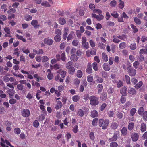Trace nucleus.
<instances>
[{
	"instance_id": "1",
	"label": "nucleus",
	"mask_w": 147,
	"mask_h": 147,
	"mask_svg": "<svg viewBox=\"0 0 147 147\" xmlns=\"http://www.w3.org/2000/svg\"><path fill=\"white\" fill-rule=\"evenodd\" d=\"M109 123V121L108 119H106L104 120L102 119L99 120V125L100 127L102 126V128L103 129H107Z\"/></svg>"
},
{
	"instance_id": "2",
	"label": "nucleus",
	"mask_w": 147,
	"mask_h": 147,
	"mask_svg": "<svg viewBox=\"0 0 147 147\" xmlns=\"http://www.w3.org/2000/svg\"><path fill=\"white\" fill-rule=\"evenodd\" d=\"M90 103L91 105L95 106L98 105L99 102L98 98L96 96L92 95L89 97Z\"/></svg>"
},
{
	"instance_id": "3",
	"label": "nucleus",
	"mask_w": 147,
	"mask_h": 147,
	"mask_svg": "<svg viewBox=\"0 0 147 147\" xmlns=\"http://www.w3.org/2000/svg\"><path fill=\"white\" fill-rule=\"evenodd\" d=\"M30 111L27 109H23L21 111V114L23 117H28L30 116Z\"/></svg>"
},
{
	"instance_id": "4",
	"label": "nucleus",
	"mask_w": 147,
	"mask_h": 147,
	"mask_svg": "<svg viewBox=\"0 0 147 147\" xmlns=\"http://www.w3.org/2000/svg\"><path fill=\"white\" fill-rule=\"evenodd\" d=\"M128 73L131 76H135L136 73V70L132 67L131 66H129L127 68Z\"/></svg>"
},
{
	"instance_id": "5",
	"label": "nucleus",
	"mask_w": 147,
	"mask_h": 147,
	"mask_svg": "<svg viewBox=\"0 0 147 147\" xmlns=\"http://www.w3.org/2000/svg\"><path fill=\"white\" fill-rule=\"evenodd\" d=\"M92 17H94L96 18L98 21H100L103 19L104 18V16L102 15L99 14L98 15H96L95 14H92Z\"/></svg>"
},
{
	"instance_id": "6",
	"label": "nucleus",
	"mask_w": 147,
	"mask_h": 147,
	"mask_svg": "<svg viewBox=\"0 0 147 147\" xmlns=\"http://www.w3.org/2000/svg\"><path fill=\"white\" fill-rule=\"evenodd\" d=\"M44 42L45 44H47L48 45H51L53 43V40L49 37L45 38L44 40Z\"/></svg>"
},
{
	"instance_id": "7",
	"label": "nucleus",
	"mask_w": 147,
	"mask_h": 147,
	"mask_svg": "<svg viewBox=\"0 0 147 147\" xmlns=\"http://www.w3.org/2000/svg\"><path fill=\"white\" fill-rule=\"evenodd\" d=\"M131 138L133 141H136L139 138V135L137 133H133L131 135Z\"/></svg>"
},
{
	"instance_id": "8",
	"label": "nucleus",
	"mask_w": 147,
	"mask_h": 147,
	"mask_svg": "<svg viewBox=\"0 0 147 147\" xmlns=\"http://www.w3.org/2000/svg\"><path fill=\"white\" fill-rule=\"evenodd\" d=\"M127 88L125 86H124L121 89L120 93L122 95L126 96L127 95Z\"/></svg>"
},
{
	"instance_id": "9",
	"label": "nucleus",
	"mask_w": 147,
	"mask_h": 147,
	"mask_svg": "<svg viewBox=\"0 0 147 147\" xmlns=\"http://www.w3.org/2000/svg\"><path fill=\"white\" fill-rule=\"evenodd\" d=\"M92 71L91 64L90 63H88V64L87 68L86 70V72L88 74H90L92 73Z\"/></svg>"
},
{
	"instance_id": "10",
	"label": "nucleus",
	"mask_w": 147,
	"mask_h": 147,
	"mask_svg": "<svg viewBox=\"0 0 147 147\" xmlns=\"http://www.w3.org/2000/svg\"><path fill=\"white\" fill-rule=\"evenodd\" d=\"M128 92L130 94L134 95L136 93V90L133 88H130L128 89Z\"/></svg>"
},
{
	"instance_id": "11",
	"label": "nucleus",
	"mask_w": 147,
	"mask_h": 147,
	"mask_svg": "<svg viewBox=\"0 0 147 147\" xmlns=\"http://www.w3.org/2000/svg\"><path fill=\"white\" fill-rule=\"evenodd\" d=\"M31 24L32 26H34L35 28H38L40 26V25L38 24V21L36 20H33L31 21Z\"/></svg>"
},
{
	"instance_id": "12",
	"label": "nucleus",
	"mask_w": 147,
	"mask_h": 147,
	"mask_svg": "<svg viewBox=\"0 0 147 147\" xmlns=\"http://www.w3.org/2000/svg\"><path fill=\"white\" fill-rule=\"evenodd\" d=\"M98 116V113L96 110H94L91 111L90 116L92 118L97 117Z\"/></svg>"
},
{
	"instance_id": "13",
	"label": "nucleus",
	"mask_w": 147,
	"mask_h": 147,
	"mask_svg": "<svg viewBox=\"0 0 147 147\" xmlns=\"http://www.w3.org/2000/svg\"><path fill=\"white\" fill-rule=\"evenodd\" d=\"M7 92L10 98H11L14 94L15 91L13 88L10 89L8 90Z\"/></svg>"
},
{
	"instance_id": "14",
	"label": "nucleus",
	"mask_w": 147,
	"mask_h": 147,
	"mask_svg": "<svg viewBox=\"0 0 147 147\" xmlns=\"http://www.w3.org/2000/svg\"><path fill=\"white\" fill-rule=\"evenodd\" d=\"M74 35L75 34L74 32L73 31H71L70 33L68 35L67 38V40L69 41L71 40L73 38Z\"/></svg>"
},
{
	"instance_id": "15",
	"label": "nucleus",
	"mask_w": 147,
	"mask_h": 147,
	"mask_svg": "<svg viewBox=\"0 0 147 147\" xmlns=\"http://www.w3.org/2000/svg\"><path fill=\"white\" fill-rule=\"evenodd\" d=\"M103 68L106 71H108L110 69V67L107 63H104L103 65Z\"/></svg>"
},
{
	"instance_id": "16",
	"label": "nucleus",
	"mask_w": 147,
	"mask_h": 147,
	"mask_svg": "<svg viewBox=\"0 0 147 147\" xmlns=\"http://www.w3.org/2000/svg\"><path fill=\"white\" fill-rule=\"evenodd\" d=\"M118 127V124L117 123L115 122H113L111 123V125L110 127L112 129H115L117 128Z\"/></svg>"
},
{
	"instance_id": "17",
	"label": "nucleus",
	"mask_w": 147,
	"mask_h": 147,
	"mask_svg": "<svg viewBox=\"0 0 147 147\" xmlns=\"http://www.w3.org/2000/svg\"><path fill=\"white\" fill-rule=\"evenodd\" d=\"M21 71L23 74H27V78H28L30 79H33V78L32 76L30 74H29V73L28 72L24 71L23 70H21Z\"/></svg>"
},
{
	"instance_id": "18",
	"label": "nucleus",
	"mask_w": 147,
	"mask_h": 147,
	"mask_svg": "<svg viewBox=\"0 0 147 147\" xmlns=\"http://www.w3.org/2000/svg\"><path fill=\"white\" fill-rule=\"evenodd\" d=\"M79 57L77 56L75 54H73L70 57L71 60L73 61H76L78 59Z\"/></svg>"
},
{
	"instance_id": "19",
	"label": "nucleus",
	"mask_w": 147,
	"mask_h": 147,
	"mask_svg": "<svg viewBox=\"0 0 147 147\" xmlns=\"http://www.w3.org/2000/svg\"><path fill=\"white\" fill-rule=\"evenodd\" d=\"M146 129V124L144 123H142L141 124L140 130L142 132H145Z\"/></svg>"
},
{
	"instance_id": "20",
	"label": "nucleus",
	"mask_w": 147,
	"mask_h": 147,
	"mask_svg": "<svg viewBox=\"0 0 147 147\" xmlns=\"http://www.w3.org/2000/svg\"><path fill=\"white\" fill-rule=\"evenodd\" d=\"M62 103L60 101H58L55 107V108L56 110H58L62 107Z\"/></svg>"
},
{
	"instance_id": "21",
	"label": "nucleus",
	"mask_w": 147,
	"mask_h": 147,
	"mask_svg": "<svg viewBox=\"0 0 147 147\" xmlns=\"http://www.w3.org/2000/svg\"><path fill=\"white\" fill-rule=\"evenodd\" d=\"M33 52L36 55L42 54L43 53V51L42 49H40L38 51H37L35 49H34Z\"/></svg>"
},
{
	"instance_id": "22",
	"label": "nucleus",
	"mask_w": 147,
	"mask_h": 147,
	"mask_svg": "<svg viewBox=\"0 0 147 147\" xmlns=\"http://www.w3.org/2000/svg\"><path fill=\"white\" fill-rule=\"evenodd\" d=\"M102 57L104 61L107 62L108 61V58L106 55L105 53L103 52L102 54Z\"/></svg>"
},
{
	"instance_id": "23",
	"label": "nucleus",
	"mask_w": 147,
	"mask_h": 147,
	"mask_svg": "<svg viewBox=\"0 0 147 147\" xmlns=\"http://www.w3.org/2000/svg\"><path fill=\"white\" fill-rule=\"evenodd\" d=\"M59 22L60 24L63 25L65 24L66 20L63 18L61 17L59 19Z\"/></svg>"
},
{
	"instance_id": "24",
	"label": "nucleus",
	"mask_w": 147,
	"mask_h": 147,
	"mask_svg": "<svg viewBox=\"0 0 147 147\" xmlns=\"http://www.w3.org/2000/svg\"><path fill=\"white\" fill-rule=\"evenodd\" d=\"M122 134L123 136H125L127 135V130L126 127H123L121 131Z\"/></svg>"
},
{
	"instance_id": "25",
	"label": "nucleus",
	"mask_w": 147,
	"mask_h": 147,
	"mask_svg": "<svg viewBox=\"0 0 147 147\" xmlns=\"http://www.w3.org/2000/svg\"><path fill=\"white\" fill-rule=\"evenodd\" d=\"M84 113V111L81 109H79L77 112V114L80 117L83 116Z\"/></svg>"
},
{
	"instance_id": "26",
	"label": "nucleus",
	"mask_w": 147,
	"mask_h": 147,
	"mask_svg": "<svg viewBox=\"0 0 147 147\" xmlns=\"http://www.w3.org/2000/svg\"><path fill=\"white\" fill-rule=\"evenodd\" d=\"M98 88V94L100 93L103 89V86L101 84H99L97 86Z\"/></svg>"
},
{
	"instance_id": "27",
	"label": "nucleus",
	"mask_w": 147,
	"mask_h": 147,
	"mask_svg": "<svg viewBox=\"0 0 147 147\" xmlns=\"http://www.w3.org/2000/svg\"><path fill=\"white\" fill-rule=\"evenodd\" d=\"M119 1L120 3L119 5V7L120 9H122L124 7V2L122 1V0H119Z\"/></svg>"
},
{
	"instance_id": "28",
	"label": "nucleus",
	"mask_w": 147,
	"mask_h": 147,
	"mask_svg": "<svg viewBox=\"0 0 147 147\" xmlns=\"http://www.w3.org/2000/svg\"><path fill=\"white\" fill-rule=\"evenodd\" d=\"M134 123H130L128 125V130L130 131L132 130L134 128Z\"/></svg>"
},
{
	"instance_id": "29",
	"label": "nucleus",
	"mask_w": 147,
	"mask_h": 147,
	"mask_svg": "<svg viewBox=\"0 0 147 147\" xmlns=\"http://www.w3.org/2000/svg\"><path fill=\"white\" fill-rule=\"evenodd\" d=\"M107 93L103 92L100 96V99L102 100H105L107 98Z\"/></svg>"
},
{
	"instance_id": "30",
	"label": "nucleus",
	"mask_w": 147,
	"mask_h": 147,
	"mask_svg": "<svg viewBox=\"0 0 147 147\" xmlns=\"http://www.w3.org/2000/svg\"><path fill=\"white\" fill-rule=\"evenodd\" d=\"M32 16L30 15L27 14L24 17V20L26 21H29L32 19Z\"/></svg>"
},
{
	"instance_id": "31",
	"label": "nucleus",
	"mask_w": 147,
	"mask_h": 147,
	"mask_svg": "<svg viewBox=\"0 0 147 147\" xmlns=\"http://www.w3.org/2000/svg\"><path fill=\"white\" fill-rule=\"evenodd\" d=\"M73 63L71 61H69L67 63L66 65V67L68 69H69L70 68H71L73 67Z\"/></svg>"
},
{
	"instance_id": "32",
	"label": "nucleus",
	"mask_w": 147,
	"mask_h": 147,
	"mask_svg": "<svg viewBox=\"0 0 147 147\" xmlns=\"http://www.w3.org/2000/svg\"><path fill=\"white\" fill-rule=\"evenodd\" d=\"M143 84V82L142 81H139L138 83L136 84L134 87L136 89H138L140 88Z\"/></svg>"
},
{
	"instance_id": "33",
	"label": "nucleus",
	"mask_w": 147,
	"mask_h": 147,
	"mask_svg": "<svg viewBox=\"0 0 147 147\" xmlns=\"http://www.w3.org/2000/svg\"><path fill=\"white\" fill-rule=\"evenodd\" d=\"M61 39V37L59 35H56L54 37V40L57 42H59Z\"/></svg>"
},
{
	"instance_id": "34",
	"label": "nucleus",
	"mask_w": 147,
	"mask_h": 147,
	"mask_svg": "<svg viewBox=\"0 0 147 147\" xmlns=\"http://www.w3.org/2000/svg\"><path fill=\"white\" fill-rule=\"evenodd\" d=\"M125 78L127 84H130L131 83L130 77L127 75H126L125 76Z\"/></svg>"
},
{
	"instance_id": "35",
	"label": "nucleus",
	"mask_w": 147,
	"mask_h": 147,
	"mask_svg": "<svg viewBox=\"0 0 147 147\" xmlns=\"http://www.w3.org/2000/svg\"><path fill=\"white\" fill-rule=\"evenodd\" d=\"M72 100L74 102H77L80 99V96L78 95H74L72 98Z\"/></svg>"
},
{
	"instance_id": "36",
	"label": "nucleus",
	"mask_w": 147,
	"mask_h": 147,
	"mask_svg": "<svg viewBox=\"0 0 147 147\" xmlns=\"http://www.w3.org/2000/svg\"><path fill=\"white\" fill-rule=\"evenodd\" d=\"M134 33H136L138 31V29L136 28V26L133 24H131L130 25Z\"/></svg>"
},
{
	"instance_id": "37",
	"label": "nucleus",
	"mask_w": 147,
	"mask_h": 147,
	"mask_svg": "<svg viewBox=\"0 0 147 147\" xmlns=\"http://www.w3.org/2000/svg\"><path fill=\"white\" fill-rule=\"evenodd\" d=\"M143 120L145 121H147V111L144 112L142 114Z\"/></svg>"
},
{
	"instance_id": "38",
	"label": "nucleus",
	"mask_w": 147,
	"mask_h": 147,
	"mask_svg": "<svg viewBox=\"0 0 147 147\" xmlns=\"http://www.w3.org/2000/svg\"><path fill=\"white\" fill-rule=\"evenodd\" d=\"M130 48L132 50H134L136 48V44L135 43H133L130 45Z\"/></svg>"
},
{
	"instance_id": "39",
	"label": "nucleus",
	"mask_w": 147,
	"mask_h": 147,
	"mask_svg": "<svg viewBox=\"0 0 147 147\" xmlns=\"http://www.w3.org/2000/svg\"><path fill=\"white\" fill-rule=\"evenodd\" d=\"M117 5V2L115 0L111 1L110 3L111 7H115Z\"/></svg>"
},
{
	"instance_id": "40",
	"label": "nucleus",
	"mask_w": 147,
	"mask_h": 147,
	"mask_svg": "<svg viewBox=\"0 0 147 147\" xmlns=\"http://www.w3.org/2000/svg\"><path fill=\"white\" fill-rule=\"evenodd\" d=\"M41 5L44 6L45 7H50V5L47 1L43 2L41 3Z\"/></svg>"
},
{
	"instance_id": "41",
	"label": "nucleus",
	"mask_w": 147,
	"mask_h": 147,
	"mask_svg": "<svg viewBox=\"0 0 147 147\" xmlns=\"http://www.w3.org/2000/svg\"><path fill=\"white\" fill-rule=\"evenodd\" d=\"M98 119L97 118H95L93 119L92 121V124L93 126H95L97 125Z\"/></svg>"
},
{
	"instance_id": "42",
	"label": "nucleus",
	"mask_w": 147,
	"mask_h": 147,
	"mask_svg": "<svg viewBox=\"0 0 147 147\" xmlns=\"http://www.w3.org/2000/svg\"><path fill=\"white\" fill-rule=\"evenodd\" d=\"M117 38L122 40H124L127 38V36L125 34H123L122 35H119L117 36Z\"/></svg>"
},
{
	"instance_id": "43",
	"label": "nucleus",
	"mask_w": 147,
	"mask_h": 147,
	"mask_svg": "<svg viewBox=\"0 0 147 147\" xmlns=\"http://www.w3.org/2000/svg\"><path fill=\"white\" fill-rule=\"evenodd\" d=\"M14 132L16 134L18 135L20 134L21 130L19 128H15L14 129Z\"/></svg>"
},
{
	"instance_id": "44",
	"label": "nucleus",
	"mask_w": 147,
	"mask_h": 147,
	"mask_svg": "<svg viewBox=\"0 0 147 147\" xmlns=\"http://www.w3.org/2000/svg\"><path fill=\"white\" fill-rule=\"evenodd\" d=\"M90 139L92 141H94L95 139V136L93 132H91L89 134Z\"/></svg>"
},
{
	"instance_id": "45",
	"label": "nucleus",
	"mask_w": 147,
	"mask_h": 147,
	"mask_svg": "<svg viewBox=\"0 0 147 147\" xmlns=\"http://www.w3.org/2000/svg\"><path fill=\"white\" fill-rule=\"evenodd\" d=\"M82 47L88 49L89 48V43L88 42H86L82 43Z\"/></svg>"
},
{
	"instance_id": "46",
	"label": "nucleus",
	"mask_w": 147,
	"mask_h": 147,
	"mask_svg": "<svg viewBox=\"0 0 147 147\" xmlns=\"http://www.w3.org/2000/svg\"><path fill=\"white\" fill-rule=\"evenodd\" d=\"M126 43L125 42L120 43L119 45V48L121 49H124L126 46Z\"/></svg>"
},
{
	"instance_id": "47",
	"label": "nucleus",
	"mask_w": 147,
	"mask_h": 147,
	"mask_svg": "<svg viewBox=\"0 0 147 147\" xmlns=\"http://www.w3.org/2000/svg\"><path fill=\"white\" fill-rule=\"evenodd\" d=\"M97 64L96 62H94L92 64V67L93 69L95 71H97L98 70V68L97 66Z\"/></svg>"
},
{
	"instance_id": "48",
	"label": "nucleus",
	"mask_w": 147,
	"mask_h": 147,
	"mask_svg": "<svg viewBox=\"0 0 147 147\" xmlns=\"http://www.w3.org/2000/svg\"><path fill=\"white\" fill-rule=\"evenodd\" d=\"M125 96L122 95L121 97L120 102L122 104H123L126 101V99L125 97Z\"/></svg>"
},
{
	"instance_id": "49",
	"label": "nucleus",
	"mask_w": 147,
	"mask_h": 147,
	"mask_svg": "<svg viewBox=\"0 0 147 147\" xmlns=\"http://www.w3.org/2000/svg\"><path fill=\"white\" fill-rule=\"evenodd\" d=\"M16 36L18 39L22 40L23 42H26V39L23 37L22 36H20L19 35L17 34L16 35Z\"/></svg>"
},
{
	"instance_id": "50",
	"label": "nucleus",
	"mask_w": 147,
	"mask_h": 147,
	"mask_svg": "<svg viewBox=\"0 0 147 147\" xmlns=\"http://www.w3.org/2000/svg\"><path fill=\"white\" fill-rule=\"evenodd\" d=\"M144 109L142 107H141L139 108L138 110V114L140 115H142L143 114V113L144 112Z\"/></svg>"
},
{
	"instance_id": "51",
	"label": "nucleus",
	"mask_w": 147,
	"mask_h": 147,
	"mask_svg": "<svg viewBox=\"0 0 147 147\" xmlns=\"http://www.w3.org/2000/svg\"><path fill=\"white\" fill-rule=\"evenodd\" d=\"M82 76V71L80 70H78L77 71V76L78 78H81Z\"/></svg>"
},
{
	"instance_id": "52",
	"label": "nucleus",
	"mask_w": 147,
	"mask_h": 147,
	"mask_svg": "<svg viewBox=\"0 0 147 147\" xmlns=\"http://www.w3.org/2000/svg\"><path fill=\"white\" fill-rule=\"evenodd\" d=\"M134 20L135 22L138 25L140 24L141 23L140 20L137 17H135Z\"/></svg>"
},
{
	"instance_id": "53",
	"label": "nucleus",
	"mask_w": 147,
	"mask_h": 147,
	"mask_svg": "<svg viewBox=\"0 0 147 147\" xmlns=\"http://www.w3.org/2000/svg\"><path fill=\"white\" fill-rule=\"evenodd\" d=\"M118 144L116 142H113L111 143L110 144V147H117Z\"/></svg>"
},
{
	"instance_id": "54",
	"label": "nucleus",
	"mask_w": 147,
	"mask_h": 147,
	"mask_svg": "<svg viewBox=\"0 0 147 147\" xmlns=\"http://www.w3.org/2000/svg\"><path fill=\"white\" fill-rule=\"evenodd\" d=\"M33 124L34 126L36 128L38 127L39 125V122L37 120H35L34 121Z\"/></svg>"
},
{
	"instance_id": "55",
	"label": "nucleus",
	"mask_w": 147,
	"mask_h": 147,
	"mask_svg": "<svg viewBox=\"0 0 147 147\" xmlns=\"http://www.w3.org/2000/svg\"><path fill=\"white\" fill-rule=\"evenodd\" d=\"M93 12L94 13H97L99 14H101L102 12L101 10L98 9H94L93 10Z\"/></svg>"
},
{
	"instance_id": "56",
	"label": "nucleus",
	"mask_w": 147,
	"mask_h": 147,
	"mask_svg": "<svg viewBox=\"0 0 147 147\" xmlns=\"http://www.w3.org/2000/svg\"><path fill=\"white\" fill-rule=\"evenodd\" d=\"M61 59L63 61H65L66 60V57L65 53V52L63 53L61 56Z\"/></svg>"
},
{
	"instance_id": "57",
	"label": "nucleus",
	"mask_w": 147,
	"mask_h": 147,
	"mask_svg": "<svg viewBox=\"0 0 147 147\" xmlns=\"http://www.w3.org/2000/svg\"><path fill=\"white\" fill-rule=\"evenodd\" d=\"M16 12V10L14 8H11L7 11V13L9 14H12V13H15Z\"/></svg>"
},
{
	"instance_id": "58",
	"label": "nucleus",
	"mask_w": 147,
	"mask_h": 147,
	"mask_svg": "<svg viewBox=\"0 0 147 147\" xmlns=\"http://www.w3.org/2000/svg\"><path fill=\"white\" fill-rule=\"evenodd\" d=\"M136 111V109L135 108H132L131 110L130 111L131 115L132 116H134V115Z\"/></svg>"
},
{
	"instance_id": "59",
	"label": "nucleus",
	"mask_w": 147,
	"mask_h": 147,
	"mask_svg": "<svg viewBox=\"0 0 147 147\" xmlns=\"http://www.w3.org/2000/svg\"><path fill=\"white\" fill-rule=\"evenodd\" d=\"M103 81V79L100 77H98L96 80V82L98 83H102Z\"/></svg>"
},
{
	"instance_id": "60",
	"label": "nucleus",
	"mask_w": 147,
	"mask_h": 147,
	"mask_svg": "<svg viewBox=\"0 0 147 147\" xmlns=\"http://www.w3.org/2000/svg\"><path fill=\"white\" fill-rule=\"evenodd\" d=\"M69 72L71 74H73L75 72V69L74 67L69 69Z\"/></svg>"
},
{
	"instance_id": "61",
	"label": "nucleus",
	"mask_w": 147,
	"mask_h": 147,
	"mask_svg": "<svg viewBox=\"0 0 147 147\" xmlns=\"http://www.w3.org/2000/svg\"><path fill=\"white\" fill-rule=\"evenodd\" d=\"M98 46L102 49H104L105 47V45L103 43L100 42L98 43Z\"/></svg>"
},
{
	"instance_id": "62",
	"label": "nucleus",
	"mask_w": 147,
	"mask_h": 147,
	"mask_svg": "<svg viewBox=\"0 0 147 147\" xmlns=\"http://www.w3.org/2000/svg\"><path fill=\"white\" fill-rule=\"evenodd\" d=\"M93 80V77L91 75L88 76H87V80L89 82H92Z\"/></svg>"
},
{
	"instance_id": "63",
	"label": "nucleus",
	"mask_w": 147,
	"mask_h": 147,
	"mask_svg": "<svg viewBox=\"0 0 147 147\" xmlns=\"http://www.w3.org/2000/svg\"><path fill=\"white\" fill-rule=\"evenodd\" d=\"M101 74L103 78H108V75L107 73L104 71H102L101 72Z\"/></svg>"
},
{
	"instance_id": "64",
	"label": "nucleus",
	"mask_w": 147,
	"mask_h": 147,
	"mask_svg": "<svg viewBox=\"0 0 147 147\" xmlns=\"http://www.w3.org/2000/svg\"><path fill=\"white\" fill-rule=\"evenodd\" d=\"M96 50L94 48H92L91 49L90 52V53L91 55H96Z\"/></svg>"
}]
</instances>
